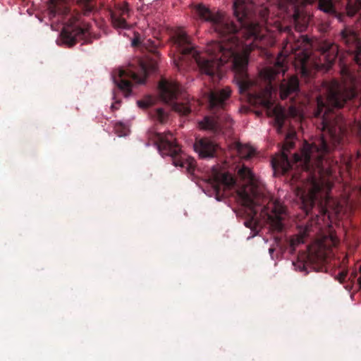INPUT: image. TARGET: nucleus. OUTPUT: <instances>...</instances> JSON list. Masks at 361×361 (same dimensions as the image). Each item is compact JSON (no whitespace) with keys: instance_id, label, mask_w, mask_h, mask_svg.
<instances>
[{"instance_id":"obj_1","label":"nucleus","mask_w":361,"mask_h":361,"mask_svg":"<svg viewBox=\"0 0 361 361\" xmlns=\"http://www.w3.org/2000/svg\"><path fill=\"white\" fill-rule=\"evenodd\" d=\"M293 147V142L288 139L282 152L276 154L271 161L274 176L284 174L295 167L300 174L294 172L293 184L300 180V185L295 187V195L301 201L302 208L306 214L317 206L322 214H326L330 204L329 192L332 185L327 178L332 173L329 153L330 148L323 136L314 140L311 143L305 141L300 153H295L290 161L288 151Z\"/></svg>"},{"instance_id":"obj_2","label":"nucleus","mask_w":361,"mask_h":361,"mask_svg":"<svg viewBox=\"0 0 361 361\" xmlns=\"http://www.w3.org/2000/svg\"><path fill=\"white\" fill-rule=\"evenodd\" d=\"M195 14L202 20L211 23L214 31L222 38L207 45L205 52H200L191 42L189 36L183 30H177L171 37L173 63L178 69H185L196 64L202 74L219 81L224 76L222 66L226 62V48L224 37L226 35L225 16L220 12L214 13L203 4L194 8Z\"/></svg>"},{"instance_id":"obj_3","label":"nucleus","mask_w":361,"mask_h":361,"mask_svg":"<svg viewBox=\"0 0 361 361\" xmlns=\"http://www.w3.org/2000/svg\"><path fill=\"white\" fill-rule=\"evenodd\" d=\"M234 14L243 28L237 35H227V56L233 57L234 71L241 77L246 75L249 52L254 47L273 46V35L262 29L253 18L257 13L262 21L268 23L269 10L267 7H256L252 0H236L233 4Z\"/></svg>"},{"instance_id":"obj_4","label":"nucleus","mask_w":361,"mask_h":361,"mask_svg":"<svg viewBox=\"0 0 361 361\" xmlns=\"http://www.w3.org/2000/svg\"><path fill=\"white\" fill-rule=\"evenodd\" d=\"M234 171L238 178L245 184L238 190V196L250 219L245 221L246 227L262 226L267 223L271 228L281 231L286 209L278 200H269L264 196V185L259 178L243 164L238 162Z\"/></svg>"},{"instance_id":"obj_5","label":"nucleus","mask_w":361,"mask_h":361,"mask_svg":"<svg viewBox=\"0 0 361 361\" xmlns=\"http://www.w3.org/2000/svg\"><path fill=\"white\" fill-rule=\"evenodd\" d=\"M75 8H72L68 0H49L47 16L50 20L57 18L63 25L60 41L68 47L80 40L90 42V25L80 21V14L89 16L94 9L93 0H78Z\"/></svg>"},{"instance_id":"obj_6","label":"nucleus","mask_w":361,"mask_h":361,"mask_svg":"<svg viewBox=\"0 0 361 361\" xmlns=\"http://www.w3.org/2000/svg\"><path fill=\"white\" fill-rule=\"evenodd\" d=\"M322 88L326 97L322 95L317 97V109L314 116L322 115V130H327L332 140L338 143L343 133V127L340 123L342 118H335L332 120L329 114L334 108H341L348 99L354 97L355 91L353 85L347 87L336 80L324 82Z\"/></svg>"},{"instance_id":"obj_7","label":"nucleus","mask_w":361,"mask_h":361,"mask_svg":"<svg viewBox=\"0 0 361 361\" xmlns=\"http://www.w3.org/2000/svg\"><path fill=\"white\" fill-rule=\"evenodd\" d=\"M293 37L290 36L284 46V49L286 51L290 50L295 55V66H300V73L305 78L310 75L312 67L316 69H329L338 56L339 50L337 44L327 42L320 48L319 61H313L314 58L308 51L311 44L307 37L300 35L299 39L293 44Z\"/></svg>"},{"instance_id":"obj_8","label":"nucleus","mask_w":361,"mask_h":361,"mask_svg":"<svg viewBox=\"0 0 361 361\" xmlns=\"http://www.w3.org/2000/svg\"><path fill=\"white\" fill-rule=\"evenodd\" d=\"M338 243L336 235L324 236L312 243L306 252L301 253L296 261L292 262L296 271L307 274L312 269L319 271L314 265L324 262L333 253L332 247Z\"/></svg>"},{"instance_id":"obj_9","label":"nucleus","mask_w":361,"mask_h":361,"mask_svg":"<svg viewBox=\"0 0 361 361\" xmlns=\"http://www.w3.org/2000/svg\"><path fill=\"white\" fill-rule=\"evenodd\" d=\"M136 66L130 64L127 68H118L114 71L112 79L125 97H129L132 92V81L137 84H144L149 72L155 71L157 63L154 60L146 61L137 59Z\"/></svg>"},{"instance_id":"obj_10","label":"nucleus","mask_w":361,"mask_h":361,"mask_svg":"<svg viewBox=\"0 0 361 361\" xmlns=\"http://www.w3.org/2000/svg\"><path fill=\"white\" fill-rule=\"evenodd\" d=\"M149 136L162 155L171 157L173 164L176 166L185 169L189 174L194 173L196 168L195 160L181 152L179 145L173 140L171 132L152 133Z\"/></svg>"},{"instance_id":"obj_11","label":"nucleus","mask_w":361,"mask_h":361,"mask_svg":"<svg viewBox=\"0 0 361 361\" xmlns=\"http://www.w3.org/2000/svg\"><path fill=\"white\" fill-rule=\"evenodd\" d=\"M226 105V90L211 91L209 96V106L211 116H206L198 122V126L202 130H208L215 135L223 133L224 117L221 116L224 112Z\"/></svg>"},{"instance_id":"obj_12","label":"nucleus","mask_w":361,"mask_h":361,"mask_svg":"<svg viewBox=\"0 0 361 361\" xmlns=\"http://www.w3.org/2000/svg\"><path fill=\"white\" fill-rule=\"evenodd\" d=\"M158 87L162 100L170 104L173 111L183 116L188 115L191 112V104L188 99L179 101L181 92L178 83L162 79Z\"/></svg>"},{"instance_id":"obj_13","label":"nucleus","mask_w":361,"mask_h":361,"mask_svg":"<svg viewBox=\"0 0 361 361\" xmlns=\"http://www.w3.org/2000/svg\"><path fill=\"white\" fill-rule=\"evenodd\" d=\"M274 93H275V90L269 83L264 90L253 94V97L257 104L266 109L268 116L274 117L277 132L280 133L285 119V109L280 105H275Z\"/></svg>"},{"instance_id":"obj_14","label":"nucleus","mask_w":361,"mask_h":361,"mask_svg":"<svg viewBox=\"0 0 361 361\" xmlns=\"http://www.w3.org/2000/svg\"><path fill=\"white\" fill-rule=\"evenodd\" d=\"M314 0H277L278 7L281 12L292 13L293 23L297 31L302 32L308 25L309 18L303 17L300 22V6L311 4Z\"/></svg>"},{"instance_id":"obj_15","label":"nucleus","mask_w":361,"mask_h":361,"mask_svg":"<svg viewBox=\"0 0 361 361\" xmlns=\"http://www.w3.org/2000/svg\"><path fill=\"white\" fill-rule=\"evenodd\" d=\"M109 16L112 26L116 29L129 30L131 27L128 23L132 11L127 2L116 4L113 8L109 9Z\"/></svg>"},{"instance_id":"obj_16","label":"nucleus","mask_w":361,"mask_h":361,"mask_svg":"<svg viewBox=\"0 0 361 361\" xmlns=\"http://www.w3.org/2000/svg\"><path fill=\"white\" fill-rule=\"evenodd\" d=\"M210 196H214L217 201H224L226 194V170L224 166L216 165L212 169Z\"/></svg>"},{"instance_id":"obj_17","label":"nucleus","mask_w":361,"mask_h":361,"mask_svg":"<svg viewBox=\"0 0 361 361\" xmlns=\"http://www.w3.org/2000/svg\"><path fill=\"white\" fill-rule=\"evenodd\" d=\"M337 0H319V8L325 13H334ZM361 8V0H348L346 11L349 16H353Z\"/></svg>"},{"instance_id":"obj_18","label":"nucleus","mask_w":361,"mask_h":361,"mask_svg":"<svg viewBox=\"0 0 361 361\" xmlns=\"http://www.w3.org/2000/svg\"><path fill=\"white\" fill-rule=\"evenodd\" d=\"M341 39L347 45L355 47L354 59L358 64H361V42L358 39L356 32L350 27H345L341 32Z\"/></svg>"},{"instance_id":"obj_19","label":"nucleus","mask_w":361,"mask_h":361,"mask_svg":"<svg viewBox=\"0 0 361 361\" xmlns=\"http://www.w3.org/2000/svg\"><path fill=\"white\" fill-rule=\"evenodd\" d=\"M194 149L200 157L209 158L216 155L218 145L207 138H201L195 141Z\"/></svg>"},{"instance_id":"obj_20","label":"nucleus","mask_w":361,"mask_h":361,"mask_svg":"<svg viewBox=\"0 0 361 361\" xmlns=\"http://www.w3.org/2000/svg\"><path fill=\"white\" fill-rule=\"evenodd\" d=\"M284 61L285 58L282 57L280 54L273 66L265 68L261 71V77L270 82L275 78L276 75L280 73L284 74L286 70Z\"/></svg>"},{"instance_id":"obj_21","label":"nucleus","mask_w":361,"mask_h":361,"mask_svg":"<svg viewBox=\"0 0 361 361\" xmlns=\"http://www.w3.org/2000/svg\"><path fill=\"white\" fill-rule=\"evenodd\" d=\"M311 228L312 225L310 224L298 226V234L293 235L290 240V246L293 251L295 250L297 246L304 243L305 238L311 231Z\"/></svg>"},{"instance_id":"obj_22","label":"nucleus","mask_w":361,"mask_h":361,"mask_svg":"<svg viewBox=\"0 0 361 361\" xmlns=\"http://www.w3.org/2000/svg\"><path fill=\"white\" fill-rule=\"evenodd\" d=\"M228 151L235 152L240 159H248L255 154V149L251 146L238 142H234L233 145L227 147Z\"/></svg>"},{"instance_id":"obj_23","label":"nucleus","mask_w":361,"mask_h":361,"mask_svg":"<svg viewBox=\"0 0 361 361\" xmlns=\"http://www.w3.org/2000/svg\"><path fill=\"white\" fill-rule=\"evenodd\" d=\"M299 89V82L296 77H291L288 80L284 81L280 87V96L282 99L289 94L297 92Z\"/></svg>"},{"instance_id":"obj_24","label":"nucleus","mask_w":361,"mask_h":361,"mask_svg":"<svg viewBox=\"0 0 361 361\" xmlns=\"http://www.w3.org/2000/svg\"><path fill=\"white\" fill-rule=\"evenodd\" d=\"M132 46L137 47H144L146 48V49L148 50V51L153 54L155 57H159L160 54L157 50V44L155 43V42L150 39H147L146 41L142 40L138 34L135 35V37L132 40Z\"/></svg>"},{"instance_id":"obj_25","label":"nucleus","mask_w":361,"mask_h":361,"mask_svg":"<svg viewBox=\"0 0 361 361\" xmlns=\"http://www.w3.org/2000/svg\"><path fill=\"white\" fill-rule=\"evenodd\" d=\"M150 114L152 117H153L155 120L160 122L161 123L166 122L168 118V114L161 108L153 109Z\"/></svg>"},{"instance_id":"obj_26","label":"nucleus","mask_w":361,"mask_h":361,"mask_svg":"<svg viewBox=\"0 0 361 361\" xmlns=\"http://www.w3.org/2000/svg\"><path fill=\"white\" fill-rule=\"evenodd\" d=\"M114 130H115L116 133L118 136L122 137V136L126 135L127 131H128V128L123 123H116L115 126H114Z\"/></svg>"},{"instance_id":"obj_27","label":"nucleus","mask_w":361,"mask_h":361,"mask_svg":"<svg viewBox=\"0 0 361 361\" xmlns=\"http://www.w3.org/2000/svg\"><path fill=\"white\" fill-rule=\"evenodd\" d=\"M137 106L141 109H147L152 104L150 98L143 100H138L137 102Z\"/></svg>"},{"instance_id":"obj_28","label":"nucleus","mask_w":361,"mask_h":361,"mask_svg":"<svg viewBox=\"0 0 361 361\" xmlns=\"http://www.w3.org/2000/svg\"><path fill=\"white\" fill-rule=\"evenodd\" d=\"M227 189L230 187L235 186L236 185V180L235 178L228 172H227Z\"/></svg>"},{"instance_id":"obj_29","label":"nucleus","mask_w":361,"mask_h":361,"mask_svg":"<svg viewBox=\"0 0 361 361\" xmlns=\"http://www.w3.org/2000/svg\"><path fill=\"white\" fill-rule=\"evenodd\" d=\"M354 128L356 130L357 136L358 137L360 142L361 143V122L356 121L354 125Z\"/></svg>"},{"instance_id":"obj_30","label":"nucleus","mask_w":361,"mask_h":361,"mask_svg":"<svg viewBox=\"0 0 361 361\" xmlns=\"http://www.w3.org/2000/svg\"><path fill=\"white\" fill-rule=\"evenodd\" d=\"M288 114L291 116H296L298 115V110L294 106H290L288 109Z\"/></svg>"},{"instance_id":"obj_31","label":"nucleus","mask_w":361,"mask_h":361,"mask_svg":"<svg viewBox=\"0 0 361 361\" xmlns=\"http://www.w3.org/2000/svg\"><path fill=\"white\" fill-rule=\"evenodd\" d=\"M346 274L343 271L340 272L336 276V279L341 283L343 282L345 278Z\"/></svg>"},{"instance_id":"obj_32","label":"nucleus","mask_w":361,"mask_h":361,"mask_svg":"<svg viewBox=\"0 0 361 361\" xmlns=\"http://www.w3.org/2000/svg\"><path fill=\"white\" fill-rule=\"evenodd\" d=\"M119 104H120V102H116L115 104H111V109H112L113 111H114V110H117V109H118V105H119Z\"/></svg>"},{"instance_id":"obj_33","label":"nucleus","mask_w":361,"mask_h":361,"mask_svg":"<svg viewBox=\"0 0 361 361\" xmlns=\"http://www.w3.org/2000/svg\"><path fill=\"white\" fill-rule=\"evenodd\" d=\"M341 73L343 75H348V72L346 68H342L341 69Z\"/></svg>"},{"instance_id":"obj_34","label":"nucleus","mask_w":361,"mask_h":361,"mask_svg":"<svg viewBox=\"0 0 361 361\" xmlns=\"http://www.w3.org/2000/svg\"><path fill=\"white\" fill-rule=\"evenodd\" d=\"M357 281H358L359 286L361 287V276L358 278Z\"/></svg>"},{"instance_id":"obj_35","label":"nucleus","mask_w":361,"mask_h":361,"mask_svg":"<svg viewBox=\"0 0 361 361\" xmlns=\"http://www.w3.org/2000/svg\"><path fill=\"white\" fill-rule=\"evenodd\" d=\"M226 121H227V124H228L229 122H232V119H231V118H230L228 116H227Z\"/></svg>"},{"instance_id":"obj_36","label":"nucleus","mask_w":361,"mask_h":361,"mask_svg":"<svg viewBox=\"0 0 361 361\" xmlns=\"http://www.w3.org/2000/svg\"><path fill=\"white\" fill-rule=\"evenodd\" d=\"M230 93H231V91L227 88V92H226L227 97L230 95Z\"/></svg>"},{"instance_id":"obj_37","label":"nucleus","mask_w":361,"mask_h":361,"mask_svg":"<svg viewBox=\"0 0 361 361\" xmlns=\"http://www.w3.org/2000/svg\"><path fill=\"white\" fill-rule=\"evenodd\" d=\"M360 156H361V155H360V154L359 152H357V157H360Z\"/></svg>"},{"instance_id":"obj_38","label":"nucleus","mask_w":361,"mask_h":361,"mask_svg":"<svg viewBox=\"0 0 361 361\" xmlns=\"http://www.w3.org/2000/svg\"><path fill=\"white\" fill-rule=\"evenodd\" d=\"M274 252V250H273V249H271V248H270V249H269V252Z\"/></svg>"},{"instance_id":"obj_39","label":"nucleus","mask_w":361,"mask_h":361,"mask_svg":"<svg viewBox=\"0 0 361 361\" xmlns=\"http://www.w3.org/2000/svg\"><path fill=\"white\" fill-rule=\"evenodd\" d=\"M360 273H361V266L360 267V269H359Z\"/></svg>"}]
</instances>
